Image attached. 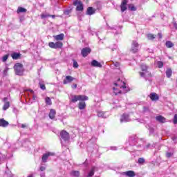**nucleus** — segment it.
I'll list each match as a JSON object with an SVG mask.
<instances>
[{
    "label": "nucleus",
    "instance_id": "1",
    "mask_svg": "<svg viewBox=\"0 0 177 177\" xmlns=\"http://www.w3.org/2000/svg\"><path fill=\"white\" fill-rule=\"evenodd\" d=\"M114 86L113 87V95L117 96L120 93H127L129 91V88L127 86L125 82L122 81L121 79H118L113 83Z\"/></svg>",
    "mask_w": 177,
    "mask_h": 177
},
{
    "label": "nucleus",
    "instance_id": "2",
    "mask_svg": "<svg viewBox=\"0 0 177 177\" xmlns=\"http://www.w3.org/2000/svg\"><path fill=\"white\" fill-rule=\"evenodd\" d=\"M14 69L17 75H23V73H24V68H23V65L21 64H16L14 66Z\"/></svg>",
    "mask_w": 177,
    "mask_h": 177
},
{
    "label": "nucleus",
    "instance_id": "3",
    "mask_svg": "<svg viewBox=\"0 0 177 177\" xmlns=\"http://www.w3.org/2000/svg\"><path fill=\"white\" fill-rule=\"evenodd\" d=\"M74 6L76 7V10L80 12L81 10H84V6L82 5V2L80 0H75L73 2Z\"/></svg>",
    "mask_w": 177,
    "mask_h": 177
},
{
    "label": "nucleus",
    "instance_id": "4",
    "mask_svg": "<svg viewBox=\"0 0 177 177\" xmlns=\"http://www.w3.org/2000/svg\"><path fill=\"white\" fill-rule=\"evenodd\" d=\"M138 48H139V44H138L136 41H133L132 44H131V52H132V53H137L138 49Z\"/></svg>",
    "mask_w": 177,
    "mask_h": 177
},
{
    "label": "nucleus",
    "instance_id": "5",
    "mask_svg": "<svg viewBox=\"0 0 177 177\" xmlns=\"http://www.w3.org/2000/svg\"><path fill=\"white\" fill-rule=\"evenodd\" d=\"M91 51L92 50L90 48H84L82 50L81 53L83 57H86Z\"/></svg>",
    "mask_w": 177,
    "mask_h": 177
},
{
    "label": "nucleus",
    "instance_id": "6",
    "mask_svg": "<svg viewBox=\"0 0 177 177\" xmlns=\"http://www.w3.org/2000/svg\"><path fill=\"white\" fill-rule=\"evenodd\" d=\"M62 139L63 140L67 141L70 139V134L67 133L66 131H62L60 133Z\"/></svg>",
    "mask_w": 177,
    "mask_h": 177
},
{
    "label": "nucleus",
    "instance_id": "7",
    "mask_svg": "<svg viewBox=\"0 0 177 177\" xmlns=\"http://www.w3.org/2000/svg\"><path fill=\"white\" fill-rule=\"evenodd\" d=\"M50 156H54V153L52 152H48V153H44L41 157L42 162H46V161H48V159L49 158Z\"/></svg>",
    "mask_w": 177,
    "mask_h": 177
},
{
    "label": "nucleus",
    "instance_id": "8",
    "mask_svg": "<svg viewBox=\"0 0 177 177\" xmlns=\"http://www.w3.org/2000/svg\"><path fill=\"white\" fill-rule=\"evenodd\" d=\"M128 3V0H122V3L120 5L121 12H124L127 10V4Z\"/></svg>",
    "mask_w": 177,
    "mask_h": 177
},
{
    "label": "nucleus",
    "instance_id": "9",
    "mask_svg": "<svg viewBox=\"0 0 177 177\" xmlns=\"http://www.w3.org/2000/svg\"><path fill=\"white\" fill-rule=\"evenodd\" d=\"M131 121L129 119V115L128 114H123L120 118V122H129Z\"/></svg>",
    "mask_w": 177,
    "mask_h": 177
},
{
    "label": "nucleus",
    "instance_id": "10",
    "mask_svg": "<svg viewBox=\"0 0 177 177\" xmlns=\"http://www.w3.org/2000/svg\"><path fill=\"white\" fill-rule=\"evenodd\" d=\"M73 81H74V77H73L72 76L68 75L65 77V80L63 81V84L66 85L67 84H70L71 82H73Z\"/></svg>",
    "mask_w": 177,
    "mask_h": 177
},
{
    "label": "nucleus",
    "instance_id": "11",
    "mask_svg": "<svg viewBox=\"0 0 177 177\" xmlns=\"http://www.w3.org/2000/svg\"><path fill=\"white\" fill-rule=\"evenodd\" d=\"M3 101L5 103L3 106V110H4V111L8 110V109H9V107H10V103L9 102H8V97H4L3 99Z\"/></svg>",
    "mask_w": 177,
    "mask_h": 177
},
{
    "label": "nucleus",
    "instance_id": "12",
    "mask_svg": "<svg viewBox=\"0 0 177 177\" xmlns=\"http://www.w3.org/2000/svg\"><path fill=\"white\" fill-rule=\"evenodd\" d=\"M9 125V122L5 120V119L1 118L0 119V127H2L3 128H6Z\"/></svg>",
    "mask_w": 177,
    "mask_h": 177
},
{
    "label": "nucleus",
    "instance_id": "13",
    "mask_svg": "<svg viewBox=\"0 0 177 177\" xmlns=\"http://www.w3.org/2000/svg\"><path fill=\"white\" fill-rule=\"evenodd\" d=\"M53 38L55 41H63V39H64V34L61 33L58 35H55L53 36Z\"/></svg>",
    "mask_w": 177,
    "mask_h": 177
},
{
    "label": "nucleus",
    "instance_id": "14",
    "mask_svg": "<svg viewBox=\"0 0 177 177\" xmlns=\"http://www.w3.org/2000/svg\"><path fill=\"white\" fill-rule=\"evenodd\" d=\"M97 116L101 117L102 118H107V117H109V113L108 112L99 111L97 113Z\"/></svg>",
    "mask_w": 177,
    "mask_h": 177
},
{
    "label": "nucleus",
    "instance_id": "15",
    "mask_svg": "<svg viewBox=\"0 0 177 177\" xmlns=\"http://www.w3.org/2000/svg\"><path fill=\"white\" fill-rule=\"evenodd\" d=\"M20 56H21V54L19 53H12L11 54V57H12L14 60H19V59H20Z\"/></svg>",
    "mask_w": 177,
    "mask_h": 177
},
{
    "label": "nucleus",
    "instance_id": "16",
    "mask_svg": "<svg viewBox=\"0 0 177 177\" xmlns=\"http://www.w3.org/2000/svg\"><path fill=\"white\" fill-rule=\"evenodd\" d=\"M140 75L141 77H145V78H147L151 77V73L147 71L145 72H140Z\"/></svg>",
    "mask_w": 177,
    "mask_h": 177
},
{
    "label": "nucleus",
    "instance_id": "17",
    "mask_svg": "<svg viewBox=\"0 0 177 177\" xmlns=\"http://www.w3.org/2000/svg\"><path fill=\"white\" fill-rule=\"evenodd\" d=\"M91 66L93 67H100V68H102V64H100V62L96 61V60H93L91 62Z\"/></svg>",
    "mask_w": 177,
    "mask_h": 177
},
{
    "label": "nucleus",
    "instance_id": "18",
    "mask_svg": "<svg viewBox=\"0 0 177 177\" xmlns=\"http://www.w3.org/2000/svg\"><path fill=\"white\" fill-rule=\"evenodd\" d=\"M123 174L129 177H135V175H136L135 171H131V170L124 172Z\"/></svg>",
    "mask_w": 177,
    "mask_h": 177
},
{
    "label": "nucleus",
    "instance_id": "19",
    "mask_svg": "<svg viewBox=\"0 0 177 177\" xmlns=\"http://www.w3.org/2000/svg\"><path fill=\"white\" fill-rule=\"evenodd\" d=\"M56 117V110L55 109H50V113H49V118L50 120H53Z\"/></svg>",
    "mask_w": 177,
    "mask_h": 177
},
{
    "label": "nucleus",
    "instance_id": "20",
    "mask_svg": "<svg viewBox=\"0 0 177 177\" xmlns=\"http://www.w3.org/2000/svg\"><path fill=\"white\" fill-rule=\"evenodd\" d=\"M86 107V104H85L84 101H81L79 102V109L80 110H84Z\"/></svg>",
    "mask_w": 177,
    "mask_h": 177
},
{
    "label": "nucleus",
    "instance_id": "21",
    "mask_svg": "<svg viewBox=\"0 0 177 177\" xmlns=\"http://www.w3.org/2000/svg\"><path fill=\"white\" fill-rule=\"evenodd\" d=\"M95 171H96V167H93L91 168V169L90 170V171L88 172V174L87 177H92V176H93V175H95Z\"/></svg>",
    "mask_w": 177,
    "mask_h": 177
},
{
    "label": "nucleus",
    "instance_id": "22",
    "mask_svg": "<svg viewBox=\"0 0 177 177\" xmlns=\"http://www.w3.org/2000/svg\"><path fill=\"white\" fill-rule=\"evenodd\" d=\"M95 10L92 7H88L87 9V15H89V16H92V15H94Z\"/></svg>",
    "mask_w": 177,
    "mask_h": 177
},
{
    "label": "nucleus",
    "instance_id": "23",
    "mask_svg": "<svg viewBox=\"0 0 177 177\" xmlns=\"http://www.w3.org/2000/svg\"><path fill=\"white\" fill-rule=\"evenodd\" d=\"M150 98L152 100H158V95L156 93H152L150 94Z\"/></svg>",
    "mask_w": 177,
    "mask_h": 177
},
{
    "label": "nucleus",
    "instance_id": "24",
    "mask_svg": "<svg viewBox=\"0 0 177 177\" xmlns=\"http://www.w3.org/2000/svg\"><path fill=\"white\" fill-rule=\"evenodd\" d=\"M55 49H60L63 47V42L62 41H57L55 43Z\"/></svg>",
    "mask_w": 177,
    "mask_h": 177
},
{
    "label": "nucleus",
    "instance_id": "25",
    "mask_svg": "<svg viewBox=\"0 0 177 177\" xmlns=\"http://www.w3.org/2000/svg\"><path fill=\"white\" fill-rule=\"evenodd\" d=\"M78 100H80L78 95H73L71 102H72V103H77Z\"/></svg>",
    "mask_w": 177,
    "mask_h": 177
},
{
    "label": "nucleus",
    "instance_id": "26",
    "mask_svg": "<svg viewBox=\"0 0 177 177\" xmlns=\"http://www.w3.org/2000/svg\"><path fill=\"white\" fill-rule=\"evenodd\" d=\"M78 97H79V100H81L82 102H84V100H88L89 99L88 96L82 95H79Z\"/></svg>",
    "mask_w": 177,
    "mask_h": 177
},
{
    "label": "nucleus",
    "instance_id": "27",
    "mask_svg": "<svg viewBox=\"0 0 177 177\" xmlns=\"http://www.w3.org/2000/svg\"><path fill=\"white\" fill-rule=\"evenodd\" d=\"M17 12V13H26V12H27V9L23 7H19Z\"/></svg>",
    "mask_w": 177,
    "mask_h": 177
},
{
    "label": "nucleus",
    "instance_id": "28",
    "mask_svg": "<svg viewBox=\"0 0 177 177\" xmlns=\"http://www.w3.org/2000/svg\"><path fill=\"white\" fill-rule=\"evenodd\" d=\"M71 176H75V177H80V171H72L71 172Z\"/></svg>",
    "mask_w": 177,
    "mask_h": 177
},
{
    "label": "nucleus",
    "instance_id": "29",
    "mask_svg": "<svg viewBox=\"0 0 177 177\" xmlns=\"http://www.w3.org/2000/svg\"><path fill=\"white\" fill-rule=\"evenodd\" d=\"M129 10H131L132 12H136V7L133 4H129L128 5Z\"/></svg>",
    "mask_w": 177,
    "mask_h": 177
},
{
    "label": "nucleus",
    "instance_id": "30",
    "mask_svg": "<svg viewBox=\"0 0 177 177\" xmlns=\"http://www.w3.org/2000/svg\"><path fill=\"white\" fill-rule=\"evenodd\" d=\"M156 120L159 122H165V118H164L161 115L156 117Z\"/></svg>",
    "mask_w": 177,
    "mask_h": 177
},
{
    "label": "nucleus",
    "instance_id": "31",
    "mask_svg": "<svg viewBox=\"0 0 177 177\" xmlns=\"http://www.w3.org/2000/svg\"><path fill=\"white\" fill-rule=\"evenodd\" d=\"M165 45L167 48H174V44L171 41H167Z\"/></svg>",
    "mask_w": 177,
    "mask_h": 177
},
{
    "label": "nucleus",
    "instance_id": "32",
    "mask_svg": "<svg viewBox=\"0 0 177 177\" xmlns=\"http://www.w3.org/2000/svg\"><path fill=\"white\" fill-rule=\"evenodd\" d=\"M166 75L168 78L171 77V75H172V70L171 68L167 69Z\"/></svg>",
    "mask_w": 177,
    "mask_h": 177
},
{
    "label": "nucleus",
    "instance_id": "33",
    "mask_svg": "<svg viewBox=\"0 0 177 177\" xmlns=\"http://www.w3.org/2000/svg\"><path fill=\"white\" fill-rule=\"evenodd\" d=\"M156 64H157V67L158 68H162V67L164 66V63H162V62H161V61L157 62Z\"/></svg>",
    "mask_w": 177,
    "mask_h": 177
},
{
    "label": "nucleus",
    "instance_id": "34",
    "mask_svg": "<svg viewBox=\"0 0 177 177\" xmlns=\"http://www.w3.org/2000/svg\"><path fill=\"white\" fill-rule=\"evenodd\" d=\"M46 104L50 106L52 104V100L49 97H46Z\"/></svg>",
    "mask_w": 177,
    "mask_h": 177
},
{
    "label": "nucleus",
    "instance_id": "35",
    "mask_svg": "<svg viewBox=\"0 0 177 177\" xmlns=\"http://www.w3.org/2000/svg\"><path fill=\"white\" fill-rule=\"evenodd\" d=\"M48 46L50 48H51L52 49H56V46H55V42H52V41L49 42L48 43Z\"/></svg>",
    "mask_w": 177,
    "mask_h": 177
},
{
    "label": "nucleus",
    "instance_id": "36",
    "mask_svg": "<svg viewBox=\"0 0 177 177\" xmlns=\"http://www.w3.org/2000/svg\"><path fill=\"white\" fill-rule=\"evenodd\" d=\"M141 70L142 71H144V73L147 71V66L146 64H142L141 65Z\"/></svg>",
    "mask_w": 177,
    "mask_h": 177
},
{
    "label": "nucleus",
    "instance_id": "37",
    "mask_svg": "<svg viewBox=\"0 0 177 177\" xmlns=\"http://www.w3.org/2000/svg\"><path fill=\"white\" fill-rule=\"evenodd\" d=\"M147 37L148 39H154V38H156V35H154L153 34H148V35H147Z\"/></svg>",
    "mask_w": 177,
    "mask_h": 177
},
{
    "label": "nucleus",
    "instance_id": "38",
    "mask_svg": "<svg viewBox=\"0 0 177 177\" xmlns=\"http://www.w3.org/2000/svg\"><path fill=\"white\" fill-rule=\"evenodd\" d=\"M9 59V55H6L2 57V62H6Z\"/></svg>",
    "mask_w": 177,
    "mask_h": 177
},
{
    "label": "nucleus",
    "instance_id": "39",
    "mask_svg": "<svg viewBox=\"0 0 177 177\" xmlns=\"http://www.w3.org/2000/svg\"><path fill=\"white\" fill-rule=\"evenodd\" d=\"M28 91L30 93V95H32V100H35V95H34V91L32 90H28Z\"/></svg>",
    "mask_w": 177,
    "mask_h": 177
},
{
    "label": "nucleus",
    "instance_id": "40",
    "mask_svg": "<svg viewBox=\"0 0 177 177\" xmlns=\"http://www.w3.org/2000/svg\"><path fill=\"white\" fill-rule=\"evenodd\" d=\"M49 16H50V15L41 14V19H46V17H49Z\"/></svg>",
    "mask_w": 177,
    "mask_h": 177
},
{
    "label": "nucleus",
    "instance_id": "41",
    "mask_svg": "<svg viewBox=\"0 0 177 177\" xmlns=\"http://www.w3.org/2000/svg\"><path fill=\"white\" fill-rule=\"evenodd\" d=\"M73 67L74 68H78V62L73 61Z\"/></svg>",
    "mask_w": 177,
    "mask_h": 177
},
{
    "label": "nucleus",
    "instance_id": "42",
    "mask_svg": "<svg viewBox=\"0 0 177 177\" xmlns=\"http://www.w3.org/2000/svg\"><path fill=\"white\" fill-rule=\"evenodd\" d=\"M4 176L5 177H13V175H12V173L8 172V173H6Z\"/></svg>",
    "mask_w": 177,
    "mask_h": 177
},
{
    "label": "nucleus",
    "instance_id": "43",
    "mask_svg": "<svg viewBox=\"0 0 177 177\" xmlns=\"http://www.w3.org/2000/svg\"><path fill=\"white\" fill-rule=\"evenodd\" d=\"M173 122L174 124H177V114L174 115Z\"/></svg>",
    "mask_w": 177,
    "mask_h": 177
},
{
    "label": "nucleus",
    "instance_id": "44",
    "mask_svg": "<svg viewBox=\"0 0 177 177\" xmlns=\"http://www.w3.org/2000/svg\"><path fill=\"white\" fill-rule=\"evenodd\" d=\"M138 162L139 164H143V162H145V159H143V158H140L138 159Z\"/></svg>",
    "mask_w": 177,
    "mask_h": 177
},
{
    "label": "nucleus",
    "instance_id": "45",
    "mask_svg": "<svg viewBox=\"0 0 177 177\" xmlns=\"http://www.w3.org/2000/svg\"><path fill=\"white\" fill-rule=\"evenodd\" d=\"M8 71H9V68H6L3 71L4 75H8Z\"/></svg>",
    "mask_w": 177,
    "mask_h": 177
},
{
    "label": "nucleus",
    "instance_id": "46",
    "mask_svg": "<svg viewBox=\"0 0 177 177\" xmlns=\"http://www.w3.org/2000/svg\"><path fill=\"white\" fill-rule=\"evenodd\" d=\"M166 157H167V158H169L170 157H172V153H171V152H167L166 153Z\"/></svg>",
    "mask_w": 177,
    "mask_h": 177
},
{
    "label": "nucleus",
    "instance_id": "47",
    "mask_svg": "<svg viewBox=\"0 0 177 177\" xmlns=\"http://www.w3.org/2000/svg\"><path fill=\"white\" fill-rule=\"evenodd\" d=\"M40 88L43 91H45V89H46V87L44 86V84H40Z\"/></svg>",
    "mask_w": 177,
    "mask_h": 177
},
{
    "label": "nucleus",
    "instance_id": "48",
    "mask_svg": "<svg viewBox=\"0 0 177 177\" xmlns=\"http://www.w3.org/2000/svg\"><path fill=\"white\" fill-rule=\"evenodd\" d=\"M46 169V167H44V166L40 167V171H45Z\"/></svg>",
    "mask_w": 177,
    "mask_h": 177
},
{
    "label": "nucleus",
    "instance_id": "49",
    "mask_svg": "<svg viewBox=\"0 0 177 177\" xmlns=\"http://www.w3.org/2000/svg\"><path fill=\"white\" fill-rule=\"evenodd\" d=\"M20 127H21V128H27V125H26L24 124H21Z\"/></svg>",
    "mask_w": 177,
    "mask_h": 177
},
{
    "label": "nucleus",
    "instance_id": "50",
    "mask_svg": "<svg viewBox=\"0 0 177 177\" xmlns=\"http://www.w3.org/2000/svg\"><path fill=\"white\" fill-rule=\"evenodd\" d=\"M64 15H70V10L64 11Z\"/></svg>",
    "mask_w": 177,
    "mask_h": 177
},
{
    "label": "nucleus",
    "instance_id": "51",
    "mask_svg": "<svg viewBox=\"0 0 177 177\" xmlns=\"http://www.w3.org/2000/svg\"><path fill=\"white\" fill-rule=\"evenodd\" d=\"M73 89H77V84L72 86Z\"/></svg>",
    "mask_w": 177,
    "mask_h": 177
},
{
    "label": "nucleus",
    "instance_id": "52",
    "mask_svg": "<svg viewBox=\"0 0 177 177\" xmlns=\"http://www.w3.org/2000/svg\"><path fill=\"white\" fill-rule=\"evenodd\" d=\"M160 39L162 38V35L161 33L158 34Z\"/></svg>",
    "mask_w": 177,
    "mask_h": 177
},
{
    "label": "nucleus",
    "instance_id": "53",
    "mask_svg": "<svg viewBox=\"0 0 177 177\" xmlns=\"http://www.w3.org/2000/svg\"><path fill=\"white\" fill-rule=\"evenodd\" d=\"M49 17H52V19H55L56 17V15H50Z\"/></svg>",
    "mask_w": 177,
    "mask_h": 177
},
{
    "label": "nucleus",
    "instance_id": "54",
    "mask_svg": "<svg viewBox=\"0 0 177 177\" xmlns=\"http://www.w3.org/2000/svg\"><path fill=\"white\" fill-rule=\"evenodd\" d=\"M115 66L116 67H119V66H120V63L116 62L115 64Z\"/></svg>",
    "mask_w": 177,
    "mask_h": 177
},
{
    "label": "nucleus",
    "instance_id": "55",
    "mask_svg": "<svg viewBox=\"0 0 177 177\" xmlns=\"http://www.w3.org/2000/svg\"><path fill=\"white\" fill-rule=\"evenodd\" d=\"M111 149H112V150H117V147H113L111 148Z\"/></svg>",
    "mask_w": 177,
    "mask_h": 177
},
{
    "label": "nucleus",
    "instance_id": "56",
    "mask_svg": "<svg viewBox=\"0 0 177 177\" xmlns=\"http://www.w3.org/2000/svg\"><path fill=\"white\" fill-rule=\"evenodd\" d=\"M28 96H30V93H28Z\"/></svg>",
    "mask_w": 177,
    "mask_h": 177
}]
</instances>
